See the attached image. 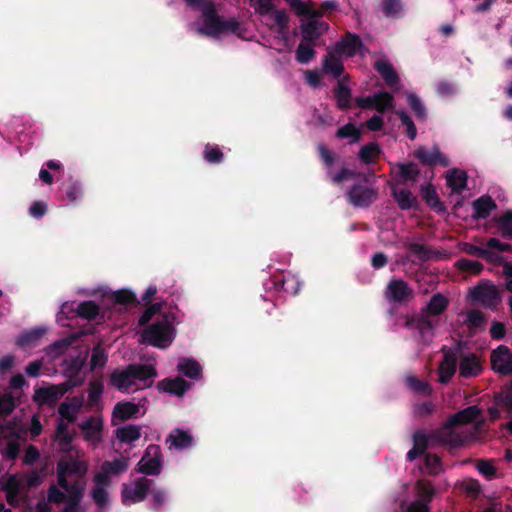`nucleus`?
Masks as SVG:
<instances>
[{
	"label": "nucleus",
	"instance_id": "35",
	"mask_svg": "<svg viewBox=\"0 0 512 512\" xmlns=\"http://www.w3.org/2000/svg\"><path fill=\"white\" fill-rule=\"evenodd\" d=\"M47 332L45 327H34L23 332L17 339L16 344L20 347H27L36 344Z\"/></svg>",
	"mask_w": 512,
	"mask_h": 512
},
{
	"label": "nucleus",
	"instance_id": "53",
	"mask_svg": "<svg viewBox=\"0 0 512 512\" xmlns=\"http://www.w3.org/2000/svg\"><path fill=\"white\" fill-rule=\"evenodd\" d=\"M316 51L309 44L300 43L296 49V60L301 64H307L314 59Z\"/></svg>",
	"mask_w": 512,
	"mask_h": 512
},
{
	"label": "nucleus",
	"instance_id": "4",
	"mask_svg": "<svg viewBox=\"0 0 512 512\" xmlns=\"http://www.w3.org/2000/svg\"><path fill=\"white\" fill-rule=\"evenodd\" d=\"M426 434L431 446L441 445L449 448H460L466 442V436L459 433L449 419L441 427L431 430Z\"/></svg>",
	"mask_w": 512,
	"mask_h": 512
},
{
	"label": "nucleus",
	"instance_id": "56",
	"mask_svg": "<svg viewBox=\"0 0 512 512\" xmlns=\"http://www.w3.org/2000/svg\"><path fill=\"white\" fill-rule=\"evenodd\" d=\"M396 115L399 117L402 125L406 127L407 137L410 140H414L417 136V128H416L412 118L404 110L397 111Z\"/></svg>",
	"mask_w": 512,
	"mask_h": 512
},
{
	"label": "nucleus",
	"instance_id": "24",
	"mask_svg": "<svg viewBox=\"0 0 512 512\" xmlns=\"http://www.w3.org/2000/svg\"><path fill=\"white\" fill-rule=\"evenodd\" d=\"M481 364L475 354L464 356L459 364V374L464 378L477 376L481 372Z\"/></svg>",
	"mask_w": 512,
	"mask_h": 512
},
{
	"label": "nucleus",
	"instance_id": "17",
	"mask_svg": "<svg viewBox=\"0 0 512 512\" xmlns=\"http://www.w3.org/2000/svg\"><path fill=\"white\" fill-rule=\"evenodd\" d=\"M139 410V406L130 401H120L116 403L112 411V424L115 425L116 421L124 422L136 418Z\"/></svg>",
	"mask_w": 512,
	"mask_h": 512
},
{
	"label": "nucleus",
	"instance_id": "49",
	"mask_svg": "<svg viewBox=\"0 0 512 512\" xmlns=\"http://www.w3.org/2000/svg\"><path fill=\"white\" fill-rule=\"evenodd\" d=\"M152 500V509L158 511L167 501V491L157 486H151L149 493Z\"/></svg>",
	"mask_w": 512,
	"mask_h": 512
},
{
	"label": "nucleus",
	"instance_id": "38",
	"mask_svg": "<svg viewBox=\"0 0 512 512\" xmlns=\"http://www.w3.org/2000/svg\"><path fill=\"white\" fill-rule=\"evenodd\" d=\"M323 70L326 73L332 74L334 78H340L344 72V65L340 59L329 52L324 57Z\"/></svg>",
	"mask_w": 512,
	"mask_h": 512
},
{
	"label": "nucleus",
	"instance_id": "21",
	"mask_svg": "<svg viewBox=\"0 0 512 512\" xmlns=\"http://www.w3.org/2000/svg\"><path fill=\"white\" fill-rule=\"evenodd\" d=\"M414 489L416 493V499L414 500L425 503L428 506H430L437 494V489L434 484L430 480L424 478L418 479L415 482Z\"/></svg>",
	"mask_w": 512,
	"mask_h": 512
},
{
	"label": "nucleus",
	"instance_id": "10",
	"mask_svg": "<svg viewBox=\"0 0 512 512\" xmlns=\"http://www.w3.org/2000/svg\"><path fill=\"white\" fill-rule=\"evenodd\" d=\"M378 190L362 184H354L347 192L346 197L355 207H369L377 198Z\"/></svg>",
	"mask_w": 512,
	"mask_h": 512
},
{
	"label": "nucleus",
	"instance_id": "58",
	"mask_svg": "<svg viewBox=\"0 0 512 512\" xmlns=\"http://www.w3.org/2000/svg\"><path fill=\"white\" fill-rule=\"evenodd\" d=\"M162 309V303H153L149 305L144 312L141 314L138 320V324L141 327H147L150 325L151 319L158 313H160Z\"/></svg>",
	"mask_w": 512,
	"mask_h": 512
},
{
	"label": "nucleus",
	"instance_id": "20",
	"mask_svg": "<svg viewBox=\"0 0 512 512\" xmlns=\"http://www.w3.org/2000/svg\"><path fill=\"white\" fill-rule=\"evenodd\" d=\"M349 75H345L338 80L337 86L334 89V97L337 103V107L340 110H348L351 107V89L346 85L349 81Z\"/></svg>",
	"mask_w": 512,
	"mask_h": 512
},
{
	"label": "nucleus",
	"instance_id": "46",
	"mask_svg": "<svg viewBox=\"0 0 512 512\" xmlns=\"http://www.w3.org/2000/svg\"><path fill=\"white\" fill-rule=\"evenodd\" d=\"M394 105V97L389 92L383 91L375 94V109L378 113H384Z\"/></svg>",
	"mask_w": 512,
	"mask_h": 512
},
{
	"label": "nucleus",
	"instance_id": "32",
	"mask_svg": "<svg viewBox=\"0 0 512 512\" xmlns=\"http://www.w3.org/2000/svg\"><path fill=\"white\" fill-rule=\"evenodd\" d=\"M64 394L55 386L40 388L35 392V400L40 404L54 405Z\"/></svg>",
	"mask_w": 512,
	"mask_h": 512
},
{
	"label": "nucleus",
	"instance_id": "22",
	"mask_svg": "<svg viewBox=\"0 0 512 512\" xmlns=\"http://www.w3.org/2000/svg\"><path fill=\"white\" fill-rule=\"evenodd\" d=\"M429 438L423 430H417L413 434V447L406 454V460L413 462L422 456L430 446Z\"/></svg>",
	"mask_w": 512,
	"mask_h": 512
},
{
	"label": "nucleus",
	"instance_id": "48",
	"mask_svg": "<svg viewBox=\"0 0 512 512\" xmlns=\"http://www.w3.org/2000/svg\"><path fill=\"white\" fill-rule=\"evenodd\" d=\"M6 492L7 501L9 504H13V501L17 498L20 491V482L15 475H10L3 487Z\"/></svg>",
	"mask_w": 512,
	"mask_h": 512
},
{
	"label": "nucleus",
	"instance_id": "51",
	"mask_svg": "<svg viewBox=\"0 0 512 512\" xmlns=\"http://www.w3.org/2000/svg\"><path fill=\"white\" fill-rule=\"evenodd\" d=\"M384 15L389 18H396L403 10L402 0H382Z\"/></svg>",
	"mask_w": 512,
	"mask_h": 512
},
{
	"label": "nucleus",
	"instance_id": "29",
	"mask_svg": "<svg viewBox=\"0 0 512 512\" xmlns=\"http://www.w3.org/2000/svg\"><path fill=\"white\" fill-rule=\"evenodd\" d=\"M468 176L466 171L454 168L447 172L446 182L453 192H461L467 187Z\"/></svg>",
	"mask_w": 512,
	"mask_h": 512
},
{
	"label": "nucleus",
	"instance_id": "34",
	"mask_svg": "<svg viewBox=\"0 0 512 512\" xmlns=\"http://www.w3.org/2000/svg\"><path fill=\"white\" fill-rule=\"evenodd\" d=\"M398 175L403 183L418 181L421 171L415 162L398 163Z\"/></svg>",
	"mask_w": 512,
	"mask_h": 512
},
{
	"label": "nucleus",
	"instance_id": "12",
	"mask_svg": "<svg viewBox=\"0 0 512 512\" xmlns=\"http://www.w3.org/2000/svg\"><path fill=\"white\" fill-rule=\"evenodd\" d=\"M413 296V289L402 279H392L387 284L385 297L389 302L405 303L412 299Z\"/></svg>",
	"mask_w": 512,
	"mask_h": 512
},
{
	"label": "nucleus",
	"instance_id": "18",
	"mask_svg": "<svg viewBox=\"0 0 512 512\" xmlns=\"http://www.w3.org/2000/svg\"><path fill=\"white\" fill-rule=\"evenodd\" d=\"M191 387V384L186 381L185 379L181 377L176 378H165L158 382L157 388L160 391L176 395V396H183L187 390H189Z\"/></svg>",
	"mask_w": 512,
	"mask_h": 512
},
{
	"label": "nucleus",
	"instance_id": "55",
	"mask_svg": "<svg viewBox=\"0 0 512 512\" xmlns=\"http://www.w3.org/2000/svg\"><path fill=\"white\" fill-rule=\"evenodd\" d=\"M407 101L416 117L420 120H425L427 116L426 108L420 98L416 94L410 93L407 96Z\"/></svg>",
	"mask_w": 512,
	"mask_h": 512
},
{
	"label": "nucleus",
	"instance_id": "37",
	"mask_svg": "<svg viewBox=\"0 0 512 512\" xmlns=\"http://www.w3.org/2000/svg\"><path fill=\"white\" fill-rule=\"evenodd\" d=\"M81 407V402L77 398H72L70 401L62 402L58 407V413L62 419H66L69 423L76 420V413Z\"/></svg>",
	"mask_w": 512,
	"mask_h": 512
},
{
	"label": "nucleus",
	"instance_id": "41",
	"mask_svg": "<svg viewBox=\"0 0 512 512\" xmlns=\"http://www.w3.org/2000/svg\"><path fill=\"white\" fill-rule=\"evenodd\" d=\"M498 231L503 238L512 237V210H508L499 217H495Z\"/></svg>",
	"mask_w": 512,
	"mask_h": 512
},
{
	"label": "nucleus",
	"instance_id": "45",
	"mask_svg": "<svg viewBox=\"0 0 512 512\" xmlns=\"http://www.w3.org/2000/svg\"><path fill=\"white\" fill-rule=\"evenodd\" d=\"M203 158L210 164H220L224 160V154L218 145L207 143L203 150Z\"/></svg>",
	"mask_w": 512,
	"mask_h": 512
},
{
	"label": "nucleus",
	"instance_id": "16",
	"mask_svg": "<svg viewBox=\"0 0 512 512\" xmlns=\"http://www.w3.org/2000/svg\"><path fill=\"white\" fill-rule=\"evenodd\" d=\"M442 351L444 352V356L439 365V382L446 384L456 372L457 354L451 349L446 348V346H443Z\"/></svg>",
	"mask_w": 512,
	"mask_h": 512
},
{
	"label": "nucleus",
	"instance_id": "36",
	"mask_svg": "<svg viewBox=\"0 0 512 512\" xmlns=\"http://www.w3.org/2000/svg\"><path fill=\"white\" fill-rule=\"evenodd\" d=\"M177 369L190 379H199L202 373L200 364L189 358L180 359Z\"/></svg>",
	"mask_w": 512,
	"mask_h": 512
},
{
	"label": "nucleus",
	"instance_id": "42",
	"mask_svg": "<svg viewBox=\"0 0 512 512\" xmlns=\"http://www.w3.org/2000/svg\"><path fill=\"white\" fill-rule=\"evenodd\" d=\"M381 149L375 142L364 145L359 151V159L365 164H371L376 161Z\"/></svg>",
	"mask_w": 512,
	"mask_h": 512
},
{
	"label": "nucleus",
	"instance_id": "47",
	"mask_svg": "<svg viewBox=\"0 0 512 512\" xmlns=\"http://www.w3.org/2000/svg\"><path fill=\"white\" fill-rule=\"evenodd\" d=\"M424 466L430 476H437L443 471L441 459L436 454L427 453L424 458Z\"/></svg>",
	"mask_w": 512,
	"mask_h": 512
},
{
	"label": "nucleus",
	"instance_id": "64",
	"mask_svg": "<svg viewBox=\"0 0 512 512\" xmlns=\"http://www.w3.org/2000/svg\"><path fill=\"white\" fill-rule=\"evenodd\" d=\"M408 249L423 261L429 260L432 257V250L424 244L413 242L409 244Z\"/></svg>",
	"mask_w": 512,
	"mask_h": 512
},
{
	"label": "nucleus",
	"instance_id": "19",
	"mask_svg": "<svg viewBox=\"0 0 512 512\" xmlns=\"http://www.w3.org/2000/svg\"><path fill=\"white\" fill-rule=\"evenodd\" d=\"M497 208L494 199L489 195H483L472 203L473 219H486L490 216L492 211Z\"/></svg>",
	"mask_w": 512,
	"mask_h": 512
},
{
	"label": "nucleus",
	"instance_id": "44",
	"mask_svg": "<svg viewBox=\"0 0 512 512\" xmlns=\"http://www.w3.org/2000/svg\"><path fill=\"white\" fill-rule=\"evenodd\" d=\"M108 361V356L101 343L96 344L92 349L90 359V370L94 371L97 368H103Z\"/></svg>",
	"mask_w": 512,
	"mask_h": 512
},
{
	"label": "nucleus",
	"instance_id": "25",
	"mask_svg": "<svg viewBox=\"0 0 512 512\" xmlns=\"http://www.w3.org/2000/svg\"><path fill=\"white\" fill-rule=\"evenodd\" d=\"M374 69L381 75L388 86L393 87L399 83V76L389 61L377 60L374 63Z\"/></svg>",
	"mask_w": 512,
	"mask_h": 512
},
{
	"label": "nucleus",
	"instance_id": "26",
	"mask_svg": "<svg viewBox=\"0 0 512 512\" xmlns=\"http://www.w3.org/2000/svg\"><path fill=\"white\" fill-rule=\"evenodd\" d=\"M481 414V410L478 406L472 405L463 410L458 411L457 413L450 416L448 419L451 423L455 425V427L469 424L475 421Z\"/></svg>",
	"mask_w": 512,
	"mask_h": 512
},
{
	"label": "nucleus",
	"instance_id": "23",
	"mask_svg": "<svg viewBox=\"0 0 512 512\" xmlns=\"http://www.w3.org/2000/svg\"><path fill=\"white\" fill-rule=\"evenodd\" d=\"M421 196L425 203L437 213H445L446 207L440 200L436 188L433 184L422 185L420 188Z\"/></svg>",
	"mask_w": 512,
	"mask_h": 512
},
{
	"label": "nucleus",
	"instance_id": "50",
	"mask_svg": "<svg viewBox=\"0 0 512 512\" xmlns=\"http://www.w3.org/2000/svg\"><path fill=\"white\" fill-rule=\"evenodd\" d=\"M103 391H104V385H103V381L101 378L99 379H94L92 381L89 382V387H88V401L90 404H96L102 394H103Z\"/></svg>",
	"mask_w": 512,
	"mask_h": 512
},
{
	"label": "nucleus",
	"instance_id": "57",
	"mask_svg": "<svg viewBox=\"0 0 512 512\" xmlns=\"http://www.w3.org/2000/svg\"><path fill=\"white\" fill-rule=\"evenodd\" d=\"M399 512H431V507L420 501L402 500L399 504Z\"/></svg>",
	"mask_w": 512,
	"mask_h": 512
},
{
	"label": "nucleus",
	"instance_id": "61",
	"mask_svg": "<svg viewBox=\"0 0 512 512\" xmlns=\"http://www.w3.org/2000/svg\"><path fill=\"white\" fill-rule=\"evenodd\" d=\"M407 382L409 387L416 393L423 395H430L432 393V388L429 383L421 381L415 376L408 377Z\"/></svg>",
	"mask_w": 512,
	"mask_h": 512
},
{
	"label": "nucleus",
	"instance_id": "15",
	"mask_svg": "<svg viewBox=\"0 0 512 512\" xmlns=\"http://www.w3.org/2000/svg\"><path fill=\"white\" fill-rule=\"evenodd\" d=\"M320 18H308L307 22H303L300 26L302 40L314 43L329 29V24Z\"/></svg>",
	"mask_w": 512,
	"mask_h": 512
},
{
	"label": "nucleus",
	"instance_id": "39",
	"mask_svg": "<svg viewBox=\"0 0 512 512\" xmlns=\"http://www.w3.org/2000/svg\"><path fill=\"white\" fill-rule=\"evenodd\" d=\"M129 458H116L112 461H104L101 465V469L105 470V473L109 475H119L128 469Z\"/></svg>",
	"mask_w": 512,
	"mask_h": 512
},
{
	"label": "nucleus",
	"instance_id": "13",
	"mask_svg": "<svg viewBox=\"0 0 512 512\" xmlns=\"http://www.w3.org/2000/svg\"><path fill=\"white\" fill-rule=\"evenodd\" d=\"M335 52L353 57L356 54L364 55L368 49L364 46L359 35L347 32L345 36L335 44Z\"/></svg>",
	"mask_w": 512,
	"mask_h": 512
},
{
	"label": "nucleus",
	"instance_id": "7",
	"mask_svg": "<svg viewBox=\"0 0 512 512\" xmlns=\"http://www.w3.org/2000/svg\"><path fill=\"white\" fill-rule=\"evenodd\" d=\"M437 326L438 321L434 320V317L424 309H421L417 314L409 316L405 322V327L418 330L424 341H426L427 337L431 340L434 335L433 331Z\"/></svg>",
	"mask_w": 512,
	"mask_h": 512
},
{
	"label": "nucleus",
	"instance_id": "63",
	"mask_svg": "<svg viewBox=\"0 0 512 512\" xmlns=\"http://www.w3.org/2000/svg\"><path fill=\"white\" fill-rule=\"evenodd\" d=\"M486 318L480 310L472 309L467 314L466 323L471 329L479 328L484 325Z\"/></svg>",
	"mask_w": 512,
	"mask_h": 512
},
{
	"label": "nucleus",
	"instance_id": "33",
	"mask_svg": "<svg viewBox=\"0 0 512 512\" xmlns=\"http://www.w3.org/2000/svg\"><path fill=\"white\" fill-rule=\"evenodd\" d=\"M448 299L441 293L434 294L427 305L423 307L428 314L432 315L433 317H438L443 312L446 311L448 307Z\"/></svg>",
	"mask_w": 512,
	"mask_h": 512
},
{
	"label": "nucleus",
	"instance_id": "30",
	"mask_svg": "<svg viewBox=\"0 0 512 512\" xmlns=\"http://www.w3.org/2000/svg\"><path fill=\"white\" fill-rule=\"evenodd\" d=\"M392 196L401 210H409L418 206L417 198L408 189L393 188Z\"/></svg>",
	"mask_w": 512,
	"mask_h": 512
},
{
	"label": "nucleus",
	"instance_id": "3",
	"mask_svg": "<svg viewBox=\"0 0 512 512\" xmlns=\"http://www.w3.org/2000/svg\"><path fill=\"white\" fill-rule=\"evenodd\" d=\"M204 26L198 28L201 35L216 37L225 32L236 33L239 30V22L235 19L221 20L213 6L203 11Z\"/></svg>",
	"mask_w": 512,
	"mask_h": 512
},
{
	"label": "nucleus",
	"instance_id": "62",
	"mask_svg": "<svg viewBox=\"0 0 512 512\" xmlns=\"http://www.w3.org/2000/svg\"><path fill=\"white\" fill-rule=\"evenodd\" d=\"M65 196L69 202H75L82 198L83 190L81 182L77 180L71 181L66 187Z\"/></svg>",
	"mask_w": 512,
	"mask_h": 512
},
{
	"label": "nucleus",
	"instance_id": "43",
	"mask_svg": "<svg viewBox=\"0 0 512 512\" xmlns=\"http://www.w3.org/2000/svg\"><path fill=\"white\" fill-rule=\"evenodd\" d=\"M76 313L86 320H94L99 314V306L94 301H84L78 304Z\"/></svg>",
	"mask_w": 512,
	"mask_h": 512
},
{
	"label": "nucleus",
	"instance_id": "14",
	"mask_svg": "<svg viewBox=\"0 0 512 512\" xmlns=\"http://www.w3.org/2000/svg\"><path fill=\"white\" fill-rule=\"evenodd\" d=\"M492 369L502 375L512 374V352L506 345H500L491 352Z\"/></svg>",
	"mask_w": 512,
	"mask_h": 512
},
{
	"label": "nucleus",
	"instance_id": "9",
	"mask_svg": "<svg viewBox=\"0 0 512 512\" xmlns=\"http://www.w3.org/2000/svg\"><path fill=\"white\" fill-rule=\"evenodd\" d=\"M473 301L480 302L484 307L495 309L501 302V295L498 288L494 284L488 282L475 286L470 291Z\"/></svg>",
	"mask_w": 512,
	"mask_h": 512
},
{
	"label": "nucleus",
	"instance_id": "5",
	"mask_svg": "<svg viewBox=\"0 0 512 512\" xmlns=\"http://www.w3.org/2000/svg\"><path fill=\"white\" fill-rule=\"evenodd\" d=\"M290 8L299 17L321 18L326 12L335 11L338 7L336 0H325L321 3L319 9L314 8L312 1L304 2L302 0H285Z\"/></svg>",
	"mask_w": 512,
	"mask_h": 512
},
{
	"label": "nucleus",
	"instance_id": "40",
	"mask_svg": "<svg viewBox=\"0 0 512 512\" xmlns=\"http://www.w3.org/2000/svg\"><path fill=\"white\" fill-rule=\"evenodd\" d=\"M335 136L339 139L349 138V143L354 144L360 141L362 133L353 123H347L336 131Z\"/></svg>",
	"mask_w": 512,
	"mask_h": 512
},
{
	"label": "nucleus",
	"instance_id": "60",
	"mask_svg": "<svg viewBox=\"0 0 512 512\" xmlns=\"http://www.w3.org/2000/svg\"><path fill=\"white\" fill-rule=\"evenodd\" d=\"M56 437L59 439L62 447H68L73 440L68 430V424L61 420L56 427Z\"/></svg>",
	"mask_w": 512,
	"mask_h": 512
},
{
	"label": "nucleus",
	"instance_id": "6",
	"mask_svg": "<svg viewBox=\"0 0 512 512\" xmlns=\"http://www.w3.org/2000/svg\"><path fill=\"white\" fill-rule=\"evenodd\" d=\"M152 483L151 479L140 477L134 481L133 485L122 484L121 500L123 505L130 506L131 504L144 501Z\"/></svg>",
	"mask_w": 512,
	"mask_h": 512
},
{
	"label": "nucleus",
	"instance_id": "2",
	"mask_svg": "<svg viewBox=\"0 0 512 512\" xmlns=\"http://www.w3.org/2000/svg\"><path fill=\"white\" fill-rule=\"evenodd\" d=\"M173 316L162 314L152 324L148 325L141 333V343L166 349L174 341L176 330L173 325Z\"/></svg>",
	"mask_w": 512,
	"mask_h": 512
},
{
	"label": "nucleus",
	"instance_id": "52",
	"mask_svg": "<svg viewBox=\"0 0 512 512\" xmlns=\"http://www.w3.org/2000/svg\"><path fill=\"white\" fill-rule=\"evenodd\" d=\"M456 267L463 271L471 274H480L483 270V264L479 261H474L466 258H461L456 262Z\"/></svg>",
	"mask_w": 512,
	"mask_h": 512
},
{
	"label": "nucleus",
	"instance_id": "54",
	"mask_svg": "<svg viewBox=\"0 0 512 512\" xmlns=\"http://www.w3.org/2000/svg\"><path fill=\"white\" fill-rule=\"evenodd\" d=\"M113 301L115 304L119 305H128V304H137L138 300L136 295L127 289H121L113 293L112 295Z\"/></svg>",
	"mask_w": 512,
	"mask_h": 512
},
{
	"label": "nucleus",
	"instance_id": "1",
	"mask_svg": "<svg viewBox=\"0 0 512 512\" xmlns=\"http://www.w3.org/2000/svg\"><path fill=\"white\" fill-rule=\"evenodd\" d=\"M157 376V370L150 364H128L124 368H116L109 375L108 384L119 392H129L136 385L137 381L144 382L149 380L147 386L152 385V379Z\"/></svg>",
	"mask_w": 512,
	"mask_h": 512
},
{
	"label": "nucleus",
	"instance_id": "11",
	"mask_svg": "<svg viewBox=\"0 0 512 512\" xmlns=\"http://www.w3.org/2000/svg\"><path fill=\"white\" fill-rule=\"evenodd\" d=\"M413 156L418 159L422 165L429 166L431 168L437 165L441 167H448L450 165L449 158L441 152L437 145L433 146L431 150H428L424 146H420L414 150Z\"/></svg>",
	"mask_w": 512,
	"mask_h": 512
},
{
	"label": "nucleus",
	"instance_id": "59",
	"mask_svg": "<svg viewBox=\"0 0 512 512\" xmlns=\"http://www.w3.org/2000/svg\"><path fill=\"white\" fill-rule=\"evenodd\" d=\"M328 176L333 184L338 185L345 180L354 179L356 177L361 176L360 173H357L348 168H342L338 173L333 174L330 170L328 171Z\"/></svg>",
	"mask_w": 512,
	"mask_h": 512
},
{
	"label": "nucleus",
	"instance_id": "28",
	"mask_svg": "<svg viewBox=\"0 0 512 512\" xmlns=\"http://www.w3.org/2000/svg\"><path fill=\"white\" fill-rule=\"evenodd\" d=\"M114 434L121 443L131 444L140 439L141 427L135 424H127L115 429Z\"/></svg>",
	"mask_w": 512,
	"mask_h": 512
},
{
	"label": "nucleus",
	"instance_id": "31",
	"mask_svg": "<svg viewBox=\"0 0 512 512\" xmlns=\"http://www.w3.org/2000/svg\"><path fill=\"white\" fill-rule=\"evenodd\" d=\"M166 442L171 443L170 447L182 450L192 445L193 437L188 432L176 428L168 435Z\"/></svg>",
	"mask_w": 512,
	"mask_h": 512
},
{
	"label": "nucleus",
	"instance_id": "8",
	"mask_svg": "<svg viewBox=\"0 0 512 512\" xmlns=\"http://www.w3.org/2000/svg\"><path fill=\"white\" fill-rule=\"evenodd\" d=\"M162 470V454L158 445L151 444L137 464V471L148 476H156Z\"/></svg>",
	"mask_w": 512,
	"mask_h": 512
},
{
	"label": "nucleus",
	"instance_id": "27",
	"mask_svg": "<svg viewBox=\"0 0 512 512\" xmlns=\"http://www.w3.org/2000/svg\"><path fill=\"white\" fill-rule=\"evenodd\" d=\"M79 427L87 440H100L103 430V422L100 418L91 416L82 422Z\"/></svg>",
	"mask_w": 512,
	"mask_h": 512
}]
</instances>
